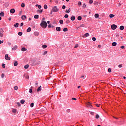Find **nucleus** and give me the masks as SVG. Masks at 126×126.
<instances>
[{
	"instance_id": "4be33fe9",
	"label": "nucleus",
	"mask_w": 126,
	"mask_h": 126,
	"mask_svg": "<svg viewBox=\"0 0 126 126\" xmlns=\"http://www.w3.org/2000/svg\"><path fill=\"white\" fill-rule=\"evenodd\" d=\"M34 18L35 19H38L39 18V15H34Z\"/></svg>"
},
{
	"instance_id": "f257e3e1",
	"label": "nucleus",
	"mask_w": 126,
	"mask_h": 126,
	"mask_svg": "<svg viewBox=\"0 0 126 126\" xmlns=\"http://www.w3.org/2000/svg\"><path fill=\"white\" fill-rule=\"evenodd\" d=\"M41 63V60L39 59H35L33 60L32 62V65L33 66H35V65H38V64H40Z\"/></svg>"
},
{
	"instance_id": "ddd939ff",
	"label": "nucleus",
	"mask_w": 126,
	"mask_h": 126,
	"mask_svg": "<svg viewBox=\"0 0 126 126\" xmlns=\"http://www.w3.org/2000/svg\"><path fill=\"white\" fill-rule=\"evenodd\" d=\"M19 25V24L18 23H16L14 25V27L17 28L18 27Z\"/></svg>"
},
{
	"instance_id": "c85d7f7f",
	"label": "nucleus",
	"mask_w": 126,
	"mask_h": 126,
	"mask_svg": "<svg viewBox=\"0 0 126 126\" xmlns=\"http://www.w3.org/2000/svg\"><path fill=\"white\" fill-rule=\"evenodd\" d=\"M25 102V100H21L20 101L21 104H24Z\"/></svg>"
},
{
	"instance_id": "ea45409f",
	"label": "nucleus",
	"mask_w": 126,
	"mask_h": 126,
	"mask_svg": "<svg viewBox=\"0 0 126 126\" xmlns=\"http://www.w3.org/2000/svg\"><path fill=\"white\" fill-rule=\"evenodd\" d=\"M80 27H84V24H82L80 25V26L79 27V28Z\"/></svg>"
},
{
	"instance_id": "393cba45",
	"label": "nucleus",
	"mask_w": 126,
	"mask_h": 126,
	"mask_svg": "<svg viewBox=\"0 0 126 126\" xmlns=\"http://www.w3.org/2000/svg\"><path fill=\"white\" fill-rule=\"evenodd\" d=\"M28 67H29V65L28 64L24 66V68H25V69H27V68H28Z\"/></svg>"
},
{
	"instance_id": "603ef678",
	"label": "nucleus",
	"mask_w": 126,
	"mask_h": 126,
	"mask_svg": "<svg viewBox=\"0 0 126 126\" xmlns=\"http://www.w3.org/2000/svg\"><path fill=\"white\" fill-rule=\"evenodd\" d=\"M123 65L122 64H120L118 65V67H119V68H121V67H122Z\"/></svg>"
},
{
	"instance_id": "bb28decb",
	"label": "nucleus",
	"mask_w": 126,
	"mask_h": 126,
	"mask_svg": "<svg viewBox=\"0 0 126 126\" xmlns=\"http://www.w3.org/2000/svg\"><path fill=\"white\" fill-rule=\"evenodd\" d=\"M112 46H113V47H115V46H117V43L116 42H113L112 44Z\"/></svg>"
},
{
	"instance_id": "2eb2a0df",
	"label": "nucleus",
	"mask_w": 126,
	"mask_h": 126,
	"mask_svg": "<svg viewBox=\"0 0 126 126\" xmlns=\"http://www.w3.org/2000/svg\"><path fill=\"white\" fill-rule=\"evenodd\" d=\"M109 17H110V18H113V17H115V15L112 14H110L109 15Z\"/></svg>"
},
{
	"instance_id": "423d86ee",
	"label": "nucleus",
	"mask_w": 126,
	"mask_h": 126,
	"mask_svg": "<svg viewBox=\"0 0 126 126\" xmlns=\"http://www.w3.org/2000/svg\"><path fill=\"white\" fill-rule=\"evenodd\" d=\"M5 60H7V61H9L10 60V57H9V56H8V54H6L5 56Z\"/></svg>"
},
{
	"instance_id": "b1692460",
	"label": "nucleus",
	"mask_w": 126,
	"mask_h": 126,
	"mask_svg": "<svg viewBox=\"0 0 126 126\" xmlns=\"http://www.w3.org/2000/svg\"><path fill=\"white\" fill-rule=\"evenodd\" d=\"M119 28L120 30H124V26H121Z\"/></svg>"
},
{
	"instance_id": "dca6fc26",
	"label": "nucleus",
	"mask_w": 126,
	"mask_h": 126,
	"mask_svg": "<svg viewBox=\"0 0 126 126\" xmlns=\"http://www.w3.org/2000/svg\"><path fill=\"white\" fill-rule=\"evenodd\" d=\"M63 31H64V32H66V31H68V29H67V28H64Z\"/></svg>"
},
{
	"instance_id": "052dcab7",
	"label": "nucleus",
	"mask_w": 126,
	"mask_h": 126,
	"mask_svg": "<svg viewBox=\"0 0 126 126\" xmlns=\"http://www.w3.org/2000/svg\"><path fill=\"white\" fill-rule=\"evenodd\" d=\"M120 48H121V49H125V46H121L120 47Z\"/></svg>"
},
{
	"instance_id": "5fc2aeb1",
	"label": "nucleus",
	"mask_w": 126,
	"mask_h": 126,
	"mask_svg": "<svg viewBox=\"0 0 126 126\" xmlns=\"http://www.w3.org/2000/svg\"><path fill=\"white\" fill-rule=\"evenodd\" d=\"M17 104L18 105V106L19 107H20V106H21V105L20 104V103H19V102H17Z\"/></svg>"
},
{
	"instance_id": "aec40b11",
	"label": "nucleus",
	"mask_w": 126,
	"mask_h": 126,
	"mask_svg": "<svg viewBox=\"0 0 126 126\" xmlns=\"http://www.w3.org/2000/svg\"><path fill=\"white\" fill-rule=\"evenodd\" d=\"M59 23L60 24H63V20H59Z\"/></svg>"
},
{
	"instance_id": "0eeeda50",
	"label": "nucleus",
	"mask_w": 126,
	"mask_h": 126,
	"mask_svg": "<svg viewBox=\"0 0 126 126\" xmlns=\"http://www.w3.org/2000/svg\"><path fill=\"white\" fill-rule=\"evenodd\" d=\"M86 105L88 108H92V105H91V103H90V102H87Z\"/></svg>"
},
{
	"instance_id": "338daca9",
	"label": "nucleus",
	"mask_w": 126,
	"mask_h": 126,
	"mask_svg": "<svg viewBox=\"0 0 126 126\" xmlns=\"http://www.w3.org/2000/svg\"><path fill=\"white\" fill-rule=\"evenodd\" d=\"M42 21H45V18H42Z\"/></svg>"
},
{
	"instance_id": "6ab92c4d",
	"label": "nucleus",
	"mask_w": 126,
	"mask_h": 126,
	"mask_svg": "<svg viewBox=\"0 0 126 126\" xmlns=\"http://www.w3.org/2000/svg\"><path fill=\"white\" fill-rule=\"evenodd\" d=\"M27 50V49H26V48H25V47H23L22 49H21V51H22V52H25V51H26Z\"/></svg>"
},
{
	"instance_id": "39448f33",
	"label": "nucleus",
	"mask_w": 126,
	"mask_h": 126,
	"mask_svg": "<svg viewBox=\"0 0 126 126\" xmlns=\"http://www.w3.org/2000/svg\"><path fill=\"white\" fill-rule=\"evenodd\" d=\"M111 28L113 29V30H115L117 28V25L115 24H113L111 26Z\"/></svg>"
},
{
	"instance_id": "3c124183",
	"label": "nucleus",
	"mask_w": 126,
	"mask_h": 126,
	"mask_svg": "<svg viewBox=\"0 0 126 126\" xmlns=\"http://www.w3.org/2000/svg\"><path fill=\"white\" fill-rule=\"evenodd\" d=\"M99 118H100V116L98 114H97L96 115V119H99Z\"/></svg>"
},
{
	"instance_id": "de8ad7c7",
	"label": "nucleus",
	"mask_w": 126,
	"mask_h": 126,
	"mask_svg": "<svg viewBox=\"0 0 126 126\" xmlns=\"http://www.w3.org/2000/svg\"><path fill=\"white\" fill-rule=\"evenodd\" d=\"M66 112L67 113H70V109H67Z\"/></svg>"
},
{
	"instance_id": "8fccbe9b",
	"label": "nucleus",
	"mask_w": 126,
	"mask_h": 126,
	"mask_svg": "<svg viewBox=\"0 0 126 126\" xmlns=\"http://www.w3.org/2000/svg\"><path fill=\"white\" fill-rule=\"evenodd\" d=\"M47 54H48V51H45L43 53V55L45 56V55H47Z\"/></svg>"
},
{
	"instance_id": "774afa93",
	"label": "nucleus",
	"mask_w": 126,
	"mask_h": 126,
	"mask_svg": "<svg viewBox=\"0 0 126 126\" xmlns=\"http://www.w3.org/2000/svg\"><path fill=\"white\" fill-rule=\"evenodd\" d=\"M72 100H74L75 101H76V98H72Z\"/></svg>"
},
{
	"instance_id": "69168bd1",
	"label": "nucleus",
	"mask_w": 126,
	"mask_h": 126,
	"mask_svg": "<svg viewBox=\"0 0 126 126\" xmlns=\"http://www.w3.org/2000/svg\"><path fill=\"white\" fill-rule=\"evenodd\" d=\"M51 27H52V26H51V24L48 25V28H51Z\"/></svg>"
},
{
	"instance_id": "58836bf2",
	"label": "nucleus",
	"mask_w": 126,
	"mask_h": 126,
	"mask_svg": "<svg viewBox=\"0 0 126 126\" xmlns=\"http://www.w3.org/2000/svg\"><path fill=\"white\" fill-rule=\"evenodd\" d=\"M21 7H25V4L24 3H22L21 5Z\"/></svg>"
},
{
	"instance_id": "bf43d9fd",
	"label": "nucleus",
	"mask_w": 126,
	"mask_h": 126,
	"mask_svg": "<svg viewBox=\"0 0 126 126\" xmlns=\"http://www.w3.org/2000/svg\"><path fill=\"white\" fill-rule=\"evenodd\" d=\"M74 48H78V44L74 46Z\"/></svg>"
},
{
	"instance_id": "4c0bfd02",
	"label": "nucleus",
	"mask_w": 126,
	"mask_h": 126,
	"mask_svg": "<svg viewBox=\"0 0 126 126\" xmlns=\"http://www.w3.org/2000/svg\"><path fill=\"white\" fill-rule=\"evenodd\" d=\"M18 35H19V36H22V32H18Z\"/></svg>"
},
{
	"instance_id": "9d476101",
	"label": "nucleus",
	"mask_w": 126,
	"mask_h": 126,
	"mask_svg": "<svg viewBox=\"0 0 126 126\" xmlns=\"http://www.w3.org/2000/svg\"><path fill=\"white\" fill-rule=\"evenodd\" d=\"M18 63H17V61H15L14 63V66H17Z\"/></svg>"
},
{
	"instance_id": "a878e982",
	"label": "nucleus",
	"mask_w": 126,
	"mask_h": 126,
	"mask_svg": "<svg viewBox=\"0 0 126 126\" xmlns=\"http://www.w3.org/2000/svg\"><path fill=\"white\" fill-rule=\"evenodd\" d=\"M65 12L66 13H69V12H70V8H69L68 10H66Z\"/></svg>"
},
{
	"instance_id": "f704fd0d",
	"label": "nucleus",
	"mask_w": 126,
	"mask_h": 126,
	"mask_svg": "<svg viewBox=\"0 0 126 126\" xmlns=\"http://www.w3.org/2000/svg\"><path fill=\"white\" fill-rule=\"evenodd\" d=\"M47 47H48V46L46 45H43L42 46L43 49H46V48H47Z\"/></svg>"
},
{
	"instance_id": "7c9ffc66",
	"label": "nucleus",
	"mask_w": 126,
	"mask_h": 126,
	"mask_svg": "<svg viewBox=\"0 0 126 126\" xmlns=\"http://www.w3.org/2000/svg\"><path fill=\"white\" fill-rule=\"evenodd\" d=\"M95 18H98L99 17V14H95L94 15Z\"/></svg>"
},
{
	"instance_id": "4468645a",
	"label": "nucleus",
	"mask_w": 126,
	"mask_h": 126,
	"mask_svg": "<svg viewBox=\"0 0 126 126\" xmlns=\"http://www.w3.org/2000/svg\"><path fill=\"white\" fill-rule=\"evenodd\" d=\"M17 49V46L15 45L13 48H12L13 51H15Z\"/></svg>"
},
{
	"instance_id": "680f3d73",
	"label": "nucleus",
	"mask_w": 126,
	"mask_h": 126,
	"mask_svg": "<svg viewBox=\"0 0 126 126\" xmlns=\"http://www.w3.org/2000/svg\"><path fill=\"white\" fill-rule=\"evenodd\" d=\"M38 8L39 9H41V8H42V6L41 5L38 6Z\"/></svg>"
},
{
	"instance_id": "6e6552de",
	"label": "nucleus",
	"mask_w": 126,
	"mask_h": 126,
	"mask_svg": "<svg viewBox=\"0 0 126 126\" xmlns=\"http://www.w3.org/2000/svg\"><path fill=\"white\" fill-rule=\"evenodd\" d=\"M10 13H14L15 12V10L14 9H11L10 11Z\"/></svg>"
},
{
	"instance_id": "473e14b6",
	"label": "nucleus",
	"mask_w": 126,
	"mask_h": 126,
	"mask_svg": "<svg viewBox=\"0 0 126 126\" xmlns=\"http://www.w3.org/2000/svg\"><path fill=\"white\" fill-rule=\"evenodd\" d=\"M89 3H90V4H92V3H93V0H90L89 1Z\"/></svg>"
},
{
	"instance_id": "f3484780",
	"label": "nucleus",
	"mask_w": 126,
	"mask_h": 126,
	"mask_svg": "<svg viewBox=\"0 0 126 126\" xmlns=\"http://www.w3.org/2000/svg\"><path fill=\"white\" fill-rule=\"evenodd\" d=\"M31 30H32L31 28L29 27V28L27 29V32H30V31H31Z\"/></svg>"
},
{
	"instance_id": "5701e85b",
	"label": "nucleus",
	"mask_w": 126,
	"mask_h": 126,
	"mask_svg": "<svg viewBox=\"0 0 126 126\" xmlns=\"http://www.w3.org/2000/svg\"><path fill=\"white\" fill-rule=\"evenodd\" d=\"M78 20H81L82 19V17L81 16H79L77 18Z\"/></svg>"
},
{
	"instance_id": "e2e57ef3",
	"label": "nucleus",
	"mask_w": 126,
	"mask_h": 126,
	"mask_svg": "<svg viewBox=\"0 0 126 126\" xmlns=\"http://www.w3.org/2000/svg\"><path fill=\"white\" fill-rule=\"evenodd\" d=\"M78 5H79V6H80V5H81V2H79L78 3Z\"/></svg>"
},
{
	"instance_id": "09e8293b",
	"label": "nucleus",
	"mask_w": 126,
	"mask_h": 126,
	"mask_svg": "<svg viewBox=\"0 0 126 126\" xmlns=\"http://www.w3.org/2000/svg\"><path fill=\"white\" fill-rule=\"evenodd\" d=\"M83 8H86V5L85 4H84L83 5Z\"/></svg>"
},
{
	"instance_id": "9b49d317",
	"label": "nucleus",
	"mask_w": 126,
	"mask_h": 126,
	"mask_svg": "<svg viewBox=\"0 0 126 126\" xmlns=\"http://www.w3.org/2000/svg\"><path fill=\"white\" fill-rule=\"evenodd\" d=\"M21 18H22V20H25V19H26V16H25V15H23V16L21 17Z\"/></svg>"
},
{
	"instance_id": "4d7b16f0",
	"label": "nucleus",
	"mask_w": 126,
	"mask_h": 126,
	"mask_svg": "<svg viewBox=\"0 0 126 126\" xmlns=\"http://www.w3.org/2000/svg\"><path fill=\"white\" fill-rule=\"evenodd\" d=\"M3 42H4L3 40H2V41L0 40V45L1 44L3 43Z\"/></svg>"
},
{
	"instance_id": "c9c22d12",
	"label": "nucleus",
	"mask_w": 126,
	"mask_h": 126,
	"mask_svg": "<svg viewBox=\"0 0 126 126\" xmlns=\"http://www.w3.org/2000/svg\"><path fill=\"white\" fill-rule=\"evenodd\" d=\"M29 92L30 93H32V88H31V89H30L29 91Z\"/></svg>"
},
{
	"instance_id": "49530a36",
	"label": "nucleus",
	"mask_w": 126,
	"mask_h": 126,
	"mask_svg": "<svg viewBox=\"0 0 126 126\" xmlns=\"http://www.w3.org/2000/svg\"><path fill=\"white\" fill-rule=\"evenodd\" d=\"M64 17H65V18H68V15L65 14V15H64Z\"/></svg>"
},
{
	"instance_id": "7ed1b4c3",
	"label": "nucleus",
	"mask_w": 126,
	"mask_h": 126,
	"mask_svg": "<svg viewBox=\"0 0 126 126\" xmlns=\"http://www.w3.org/2000/svg\"><path fill=\"white\" fill-rule=\"evenodd\" d=\"M52 11L53 12H58V11H59V8H58V7H57V6H54L52 8Z\"/></svg>"
},
{
	"instance_id": "a19ab883",
	"label": "nucleus",
	"mask_w": 126,
	"mask_h": 126,
	"mask_svg": "<svg viewBox=\"0 0 126 126\" xmlns=\"http://www.w3.org/2000/svg\"><path fill=\"white\" fill-rule=\"evenodd\" d=\"M44 9H47V8H48V6L47 5H44Z\"/></svg>"
},
{
	"instance_id": "13d9d810",
	"label": "nucleus",
	"mask_w": 126,
	"mask_h": 126,
	"mask_svg": "<svg viewBox=\"0 0 126 126\" xmlns=\"http://www.w3.org/2000/svg\"><path fill=\"white\" fill-rule=\"evenodd\" d=\"M4 76H5L4 74H2V75H1L2 78H3V77H4Z\"/></svg>"
},
{
	"instance_id": "412c9836",
	"label": "nucleus",
	"mask_w": 126,
	"mask_h": 126,
	"mask_svg": "<svg viewBox=\"0 0 126 126\" xmlns=\"http://www.w3.org/2000/svg\"><path fill=\"white\" fill-rule=\"evenodd\" d=\"M41 87H42V86H40L37 88V91H41V90H42V88Z\"/></svg>"
},
{
	"instance_id": "72a5a7b5",
	"label": "nucleus",
	"mask_w": 126,
	"mask_h": 126,
	"mask_svg": "<svg viewBox=\"0 0 126 126\" xmlns=\"http://www.w3.org/2000/svg\"><path fill=\"white\" fill-rule=\"evenodd\" d=\"M16 109H14L12 110V112L14 113V114H15L16 113Z\"/></svg>"
},
{
	"instance_id": "c03bdc74",
	"label": "nucleus",
	"mask_w": 126,
	"mask_h": 126,
	"mask_svg": "<svg viewBox=\"0 0 126 126\" xmlns=\"http://www.w3.org/2000/svg\"><path fill=\"white\" fill-rule=\"evenodd\" d=\"M38 12H39V13H42V12H43V10H38Z\"/></svg>"
},
{
	"instance_id": "cd10ccee",
	"label": "nucleus",
	"mask_w": 126,
	"mask_h": 126,
	"mask_svg": "<svg viewBox=\"0 0 126 126\" xmlns=\"http://www.w3.org/2000/svg\"><path fill=\"white\" fill-rule=\"evenodd\" d=\"M84 36H85V37H86V38L87 37H89V33H86V34H84Z\"/></svg>"
},
{
	"instance_id": "f8f14e48",
	"label": "nucleus",
	"mask_w": 126,
	"mask_h": 126,
	"mask_svg": "<svg viewBox=\"0 0 126 126\" xmlns=\"http://www.w3.org/2000/svg\"><path fill=\"white\" fill-rule=\"evenodd\" d=\"M71 20H72V21H74V20H75V16H72V17H71Z\"/></svg>"
},
{
	"instance_id": "a18cd8bd",
	"label": "nucleus",
	"mask_w": 126,
	"mask_h": 126,
	"mask_svg": "<svg viewBox=\"0 0 126 126\" xmlns=\"http://www.w3.org/2000/svg\"><path fill=\"white\" fill-rule=\"evenodd\" d=\"M108 72L111 73V72H112V69H111V68H109L108 69Z\"/></svg>"
},
{
	"instance_id": "79ce46f5",
	"label": "nucleus",
	"mask_w": 126,
	"mask_h": 126,
	"mask_svg": "<svg viewBox=\"0 0 126 126\" xmlns=\"http://www.w3.org/2000/svg\"><path fill=\"white\" fill-rule=\"evenodd\" d=\"M65 8H66V7L65 6V5H63L62 6V9H65Z\"/></svg>"
},
{
	"instance_id": "e433bc0d",
	"label": "nucleus",
	"mask_w": 126,
	"mask_h": 126,
	"mask_svg": "<svg viewBox=\"0 0 126 126\" xmlns=\"http://www.w3.org/2000/svg\"><path fill=\"white\" fill-rule=\"evenodd\" d=\"M14 89L15 90H17V89H18V87H17V86H15L14 87Z\"/></svg>"
},
{
	"instance_id": "6e6d98bb",
	"label": "nucleus",
	"mask_w": 126,
	"mask_h": 126,
	"mask_svg": "<svg viewBox=\"0 0 126 126\" xmlns=\"http://www.w3.org/2000/svg\"><path fill=\"white\" fill-rule=\"evenodd\" d=\"M70 22V21H69V20H67V21H66V23L67 24H68V23H69Z\"/></svg>"
},
{
	"instance_id": "a211bd4d",
	"label": "nucleus",
	"mask_w": 126,
	"mask_h": 126,
	"mask_svg": "<svg viewBox=\"0 0 126 126\" xmlns=\"http://www.w3.org/2000/svg\"><path fill=\"white\" fill-rule=\"evenodd\" d=\"M34 35L36 36V37H38V36H39V32H34Z\"/></svg>"
},
{
	"instance_id": "2f4dec72",
	"label": "nucleus",
	"mask_w": 126,
	"mask_h": 126,
	"mask_svg": "<svg viewBox=\"0 0 126 126\" xmlns=\"http://www.w3.org/2000/svg\"><path fill=\"white\" fill-rule=\"evenodd\" d=\"M0 14L1 16H4V13L3 12H1Z\"/></svg>"
},
{
	"instance_id": "c756f323",
	"label": "nucleus",
	"mask_w": 126,
	"mask_h": 126,
	"mask_svg": "<svg viewBox=\"0 0 126 126\" xmlns=\"http://www.w3.org/2000/svg\"><path fill=\"white\" fill-rule=\"evenodd\" d=\"M30 107L31 108H33V107H34V103H32L30 104Z\"/></svg>"
},
{
	"instance_id": "864d4df0",
	"label": "nucleus",
	"mask_w": 126,
	"mask_h": 126,
	"mask_svg": "<svg viewBox=\"0 0 126 126\" xmlns=\"http://www.w3.org/2000/svg\"><path fill=\"white\" fill-rule=\"evenodd\" d=\"M2 66L3 68H5V64H2Z\"/></svg>"
},
{
	"instance_id": "f03ea898",
	"label": "nucleus",
	"mask_w": 126,
	"mask_h": 126,
	"mask_svg": "<svg viewBox=\"0 0 126 126\" xmlns=\"http://www.w3.org/2000/svg\"><path fill=\"white\" fill-rule=\"evenodd\" d=\"M40 26L41 27H43L44 28H46L47 26H48V24H47V22L46 21H42Z\"/></svg>"
},
{
	"instance_id": "20e7f679",
	"label": "nucleus",
	"mask_w": 126,
	"mask_h": 126,
	"mask_svg": "<svg viewBox=\"0 0 126 126\" xmlns=\"http://www.w3.org/2000/svg\"><path fill=\"white\" fill-rule=\"evenodd\" d=\"M4 32V31H3V29H0V37H3V32Z\"/></svg>"
},
{
	"instance_id": "1a4fd4ad",
	"label": "nucleus",
	"mask_w": 126,
	"mask_h": 126,
	"mask_svg": "<svg viewBox=\"0 0 126 126\" xmlns=\"http://www.w3.org/2000/svg\"><path fill=\"white\" fill-rule=\"evenodd\" d=\"M56 31H61V27H57L56 28Z\"/></svg>"
},
{
	"instance_id": "37998d69",
	"label": "nucleus",
	"mask_w": 126,
	"mask_h": 126,
	"mask_svg": "<svg viewBox=\"0 0 126 126\" xmlns=\"http://www.w3.org/2000/svg\"><path fill=\"white\" fill-rule=\"evenodd\" d=\"M92 40L94 42H95L96 41V38L95 37H93Z\"/></svg>"
},
{
	"instance_id": "0e129e2a",
	"label": "nucleus",
	"mask_w": 126,
	"mask_h": 126,
	"mask_svg": "<svg viewBox=\"0 0 126 126\" xmlns=\"http://www.w3.org/2000/svg\"><path fill=\"white\" fill-rule=\"evenodd\" d=\"M20 26H23V23H21Z\"/></svg>"
}]
</instances>
